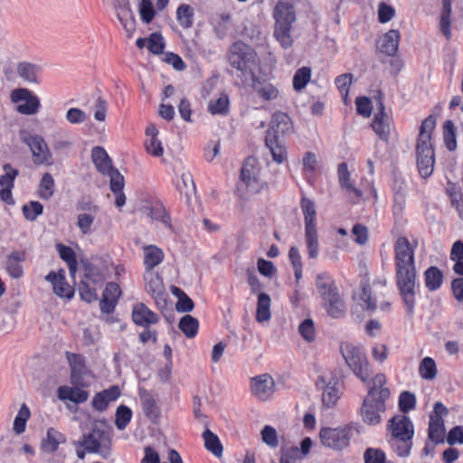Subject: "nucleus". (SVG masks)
I'll return each mask as SVG.
<instances>
[{"label": "nucleus", "mask_w": 463, "mask_h": 463, "mask_svg": "<svg viewBox=\"0 0 463 463\" xmlns=\"http://www.w3.org/2000/svg\"><path fill=\"white\" fill-rule=\"evenodd\" d=\"M416 243H411L406 237H399L394 245L396 282L400 294L409 313L415 306L416 269L414 250Z\"/></svg>", "instance_id": "f257e3e1"}, {"label": "nucleus", "mask_w": 463, "mask_h": 463, "mask_svg": "<svg viewBox=\"0 0 463 463\" xmlns=\"http://www.w3.org/2000/svg\"><path fill=\"white\" fill-rule=\"evenodd\" d=\"M435 125L436 120L431 116L422 121L416 145L417 167L423 178L430 176L434 170L435 158L431 144V134Z\"/></svg>", "instance_id": "f03ea898"}, {"label": "nucleus", "mask_w": 463, "mask_h": 463, "mask_svg": "<svg viewBox=\"0 0 463 463\" xmlns=\"http://www.w3.org/2000/svg\"><path fill=\"white\" fill-rule=\"evenodd\" d=\"M230 64L241 72L245 80L260 71V62L255 51L242 43L232 45L229 53Z\"/></svg>", "instance_id": "7ed1b4c3"}, {"label": "nucleus", "mask_w": 463, "mask_h": 463, "mask_svg": "<svg viewBox=\"0 0 463 463\" xmlns=\"http://www.w3.org/2000/svg\"><path fill=\"white\" fill-rule=\"evenodd\" d=\"M275 19L274 35L282 47L288 48L293 40L290 35L292 24L296 20L295 10L288 1L279 2L273 10Z\"/></svg>", "instance_id": "20e7f679"}, {"label": "nucleus", "mask_w": 463, "mask_h": 463, "mask_svg": "<svg viewBox=\"0 0 463 463\" xmlns=\"http://www.w3.org/2000/svg\"><path fill=\"white\" fill-rule=\"evenodd\" d=\"M315 386L321 392L322 404L326 408L335 407L343 394V384L333 369L321 370L315 381Z\"/></svg>", "instance_id": "39448f33"}, {"label": "nucleus", "mask_w": 463, "mask_h": 463, "mask_svg": "<svg viewBox=\"0 0 463 463\" xmlns=\"http://www.w3.org/2000/svg\"><path fill=\"white\" fill-rule=\"evenodd\" d=\"M89 453H95L106 458L111 452V430L105 421H96L91 431L80 441Z\"/></svg>", "instance_id": "423d86ee"}, {"label": "nucleus", "mask_w": 463, "mask_h": 463, "mask_svg": "<svg viewBox=\"0 0 463 463\" xmlns=\"http://www.w3.org/2000/svg\"><path fill=\"white\" fill-rule=\"evenodd\" d=\"M300 206L304 215L307 253L309 259H317L319 254V241L316 207L314 203L307 198H302Z\"/></svg>", "instance_id": "0eeeda50"}, {"label": "nucleus", "mask_w": 463, "mask_h": 463, "mask_svg": "<svg viewBox=\"0 0 463 463\" xmlns=\"http://www.w3.org/2000/svg\"><path fill=\"white\" fill-rule=\"evenodd\" d=\"M340 351L348 368L362 383H367L371 370L368 358L363 350L351 343H343Z\"/></svg>", "instance_id": "6e6552de"}, {"label": "nucleus", "mask_w": 463, "mask_h": 463, "mask_svg": "<svg viewBox=\"0 0 463 463\" xmlns=\"http://www.w3.org/2000/svg\"><path fill=\"white\" fill-rule=\"evenodd\" d=\"M10 99L13 103L17 104L16 110L22 115H35L41 108L40 99L24 88L14 90L11 92Z\"/></svg>", "instance_id": "1a4fd4ad"}, {"label": "nucleus", "mask_w": 463, "mask_h": 463, "mask_svg": "<svg viewBox=\"0 0 463 463\" xmlns=\"http://www.w3.org/2000/svg\"><path fill=\"white\" fill-rule=\"evenodd\" d=\"M448 413L449 411L442 402H438L434 404L433 411L430 414L429 422V439L434 444L441 443L445 439L446 430L443 418Z\"/></svg>", "instance_id": "9d476101"}, {"label": "nucleus", "mask_w": 463, "mask_h": 463, "mask_svg": "<svg viewBox=\"0 0 463 463\" xmlns=\"http://www.w3.org/2000/svg\"><path fill=\"white\" fill-rule=\"evenodd\" d=\"M321 443L329 449L340 450L349 444V431L345 427L322 428L319 431Z\"/></svg>", "instance_id": "9b49d317"}, {"label": "nucleus", "mask_w": 463, "mask_h": 463, "mask_svg": "<svg viewBox=\"0 0 463 463\" xmlns=\"http://www.w3.org/2000/svg\"><path fill=\"white\" fill-rule=\"evenodd\" d=\"M24 142L29 146L35 164L45 165L52 164V152L43 137L31 135L24 138Z\"/></svg>", "instance_id": "f8f14e48"}, {"label": "nucleus", "mask_w": 463, "mask_h": 463, "mask_svg": "<svg viewBox=\"0 0 463 463\" xmlns=\"http://www.w3.org/2000/svg\"><path fill=\"white\" fill-rule=\"evenodd\" d=\"M241 179L252 193H258L262 189L263 184L260 179V168L255 158L250 157L245 161L241 168Z\"/></svg>", "instance_id": "ddd939ff"}, {"label": "nucleus", "mask_w": 463, "mask_h": 463, "mask_svg": "<svg viewBox=\"0 0 463 463\" xmlns=\"http://www.w3.org/2000/svg\"><path fill=\"white\" fill-rule=\"evenodd\" d=\"M144 279L146 290L155 299L156 305L165 306L167 295L161 276L153 270H146Z\"/></svg>", "instance_id": "4468645a"}, {"label": "nucleus", "mask_w": 463, "mask_h": 463, "mask_svg": "<svg viewBox=\"0 0 463 463\" xmlns=\"http://www.w3.org/2000/svg\"><path fill=\"white\" fill-rule=\"evenodd\" d=\"M252 394L261 401H268L275 392L274 379L268 373L255 376L250 381Z\"/></svg>", "instance_id": "2eb2a0df"}, {"label": "nucleus", "mask_w": 463, "mask_h": 463, "mask_svg": "<svg viewBox=\"0 0 463 463\" xmlns=\"http://www.w3.org/2000/svg\"><path fill=\"white\" fill-rule=\"evenodd\" d=\"M378 284L385 287L386 280L379 281L378 283L373 282L372 286L364 283L360 286L358 292L354 296V300L364 309L373 311L376 308L378 296L375 288Z\"/></svg>", "instance_id": "dca6fc26"}, {"label": "nucleus", "mask_w": 463, "mask_h": 463, "mask_svg": "<svg viewBox=\"0 0 463 463\" xmlns=\"http://www.w3.org/2000/svg\"><path fill=\"white\" fill-rule=\"evenodd\" d=\"M45 280L52 285L53 293L58 297L69 299L73 297L74 289L67 283L63 269L49 272Z\"/></svg>", "instance_id": "f3484780"}, {"label": "nucleus", "mask_w": 463, "mask_h": 463, "mask_svg": "<svg viewBox=\"0 0 463 463\" xmlns=\"http://www.w3.org/2000/svg\"><path fill=\"white\" fill-rule=\"evenodd\" d=\"M111 5L117 12L118 19L123 28L131 37L136 29V21L132 15L129 2L128 0H111Z\"/></svg>", "instance_id": "a211bd4d"}, {"label": "nucleus", "mask_w": 463, "mask_h": 463, "mask_svg": "<svg viewBox=\"0 0 463 463\" xmlns=\"http://www.w3.org/2000/svg\"><path fill=\"white\" fill-rule=\"evenodd\" d=\"M250 87L253 91L263 100L270 101L276 99L279 95V90L277 86L267 80L260 79L255 74L250 79Z\"/></svg>", "instance_id": "6ab92c4d"}, {"label": "nucleus", "mask_w": 463, "mask_h": 463, "mask_svg": "<svg viewBox=\"0 0 463 463\" xmlns=\"http://www.w3.org/2000/svg\"><path fill=\"white\" fill-rule=\"evenodd\" d=\"M391 437L414 436V426L409 417L399 414L392 418L388 425Z\"/></svg>", "instance_id": "aec40b11"}, {"label": "nucleus", "mask_w": 463, "mask_h": 463, "mask_svg": "<svg viewBox=\"0 0 463 463\" xmlns=\"http://www.w3.org/2000/svg\"><path fill=\"white\" fill-rule=\"evenodd\" d=\"M26 260V252L24 250H13L7 257L5 261V269L12 279H20L24 276L23 263Z\"/></svg>", "instance_id": "412c9836"}, {"label": "nucleus", "mask_w": 463, "mask_h": 463, "mask_svg": "<svg viewBox=\"0 0 463 463\" xmlns=\"http://www.w3.org/2000/svg\"><path fill=\"white\" fill-rule=\"evenodd\" d=\"M293 130V124L290 118L283 112H276L273 114L270 127L267 135L273 134L274 137H281L289 134Z\"/></svg>", "instance_id": "4be33fe9"}, {"label": "nucleus", "mask_w": 463, "mask_h": 463, "mask_svg": "<svg viewBox=\"0 0 463 463\" xmlns=\"http://www.w3.org/2000/svg\"><path fill=\"white\" fill-rule=\"evenodd\" d=\"M383 411V402L365 398L361 409L363 420L365 423L375 425L381 421L380 412Z\"/></svg>", "instance_id": "5701e85b"}, {"label": "nucleus", "mask_w": 463, "mask_h": 463, "mask_svg": "<svg viewBox=\"0 0 463 463\" xmlns=\"http://www.w3.org/2000/svg\"><path fill=\"white\" fill-rule=\"evenodd\" d=\"M132 319L136 325L147 327L158 322V317L145 304L137 303L132 309Z\"/></svg>", "instance_id": "b1692460"}, {"label": "nucleus", "mask_w": 463, "mask_h": 463, "mask_svg": "<svg viewBox=\"0 0 463 463\" xmlns=\"http://www.w3.org/2000/svg\"><path fill=\"white\" fill-rule=\"evenodd\" d=\"M80 210L87 212L80 213L77 215L76 225L83 236L90 235L92 232V226L98 213V207L96 205H90L88 207H80Z\"/></svg>", "instance_id": "393cba45"}, {"label": "nucleus", "mask_w": 463, "mask_h": 463, "mask_svg": "<svg viewBox=\"0 0 463 463\" xmlns=\"http://www.w3.org/2000/svg\"><path fill=\"white\" fill-rule=\"evenodd\" d=\"M266 146L269 149L273 160L277 164H283L288 158V147L286 143L273 134L266 136Z\"/></svg>", "instance_id": "a878e982"}, {"label": "nucleus", "mask_w": 463, "mask_h": 463, "mask_svg": "<svg viewBox=\"0 0 463 463\" xmlns=\"http://www.w3.org/2000/svg\"><path fill=\"white\" fill-rule=\"evenodd\" d=\"M158 134L159 131L155 125L147 126L145 148L149 155L155 157H161L164 155V147L162 142L158 139Z\"/></svg>", "instance_id": "bb28decb"}, {"label": "nucleus", "mask_w": 463, "mask_h": 463, "mask_svg": "<svg viewBox=\"0 0 463 463\" xmlns=\"http://www.w3.org/2000/svg\"><path fill=\"white\" fill-rule=\"evenodd\" d=\"M337 176L341 188L346 192L351 199H359L362 196L361 191L354 187L350 179V172L345 163H341L338 165Z\"/></svg>", "instance_id": "cd10ccee"}, {"label": "nucleus", "mask_w": 463, "mask_h": 463, "mask_svg": "<svg viewBox=\"0 0 463 463\" xmlns=\"http://www.w3.org/2000/svg\"><path fill=\"white\" fill-rule=\"evenodd\" d=\"M386 383V377L383 373H377L371 382V386L368 390L367 398L373 399L374 401L384 402L390 395V392L384 387Z\"/></svg>", "instance_id": "c85d7f7f"}, {"label": "nucleus", "mask_w": 463, "mask_h": 463, "mask_svg": "<svg viewBox=\"0 0 463 463\" xmlns=\"http://www.w3.org/2000/svg\"><path fill=\"white\" fill-rule=\"evenodd\" d=\"M121 295L119 286L116 283L110 282L107 285L103 293V298L100 302V309L104 313H110Z\"/></svg>", "instance_id": "c756f323"}, {"label": "nucleus", "mask_w": 463, "mask_h": 463, "mask_svg": "<svg viewBox=\"0 0 463 463\" xmlns=\"http://www.w3.org/2000/svg\"><path fill=\"white\" fill-rule=\"evenodd\" d=\"M400 37L398 30H390L379 39V50L386 55H394L398 50Z\"/></svg>", "instance_id": "7c9ffc66"}, {"label": "nucleus", "mask_w": 463, "mask_h": 463, "mask_svg": "<svg viewBox=\"0 0 463 463\" xmlns=\"http://www.w3.org/2000/svg\"><path fill=\"white\" fill-rule=\"evenodd\" d=\"M323 305L326 313L334 318H340L345 314V305L340 298L338 291L328 298H323Z\"/></svg>", "instance_id": "2f4dec72"}, {"label": "nucleus", "mask_w": 463, "mask_h": 463, "mask_svg": "<svg viewBox=\"0 0 463 463\" xmlns=\"http://www.w3.org/2000/svg\"><path fill=\"white\" fill-rule=\"evenodd\" d=\"M375 134L383 140H388L391 133L390 120L384 112L383 105L381 110L376 113L372 123Z\"/></svg>", "instance_id": "473e14b6"}, {"label": "nucleus", "mask_w": 463, "mask_h": 463, "mask_svg": "<svg viewBox=\"0 0 463 463\" xmlns=\"http://www.w3.org/2000/svg\"><path fill=\"white\" fill-rule=\"evenodd\" d=\"M316 286L322 299L337 292L335 281L328 272H321L317 275Z\"/></svg>", "instance_id": "72a5a7b5"}, {"label": "nucleus", "mask_w": 463, "mask_h": 463, "mask_svg": "<svg viewBox=\"0 0 463 463\" xmlns=\"http://www.w3.org/2000/svg\"><path fill=\"white\" fill-rule=\"evenodd\" d=\"M120 395L118 387L112 386L101 392L97 393L92 401L93 407L98 411H104L107 409L110 402L116 401Z\"/></svg>", "instance_id": "f704fd0d"}, {"label": "nucleus", "mask_w": 463, "mask_h": 463, "mask_svg": "<svg viewBox=\"0 0 463 463\" xmlns=\"http://www.w3.org/2000/svg\"><path fill=\"white\" fill-rule=\"evenodd\" d=\"M144 265L146 270H153L165 258L163 250L156 245H147L143 248Z\"/></svg>", "instance_id": "c9c22d12"}, {"label": "nucleus", "mask_w": 463, "mask_h": 463, "mask_svg": "<svg viewBox=\"0 0 463 463\" xmlns=\"http://www.w3.org/2000/svg\"><path fill=\"white\" fill-rule=\"evenodd\" d=\"M91 159L96 168L104 175L110 173L114 169L108 153L101 146H95L92 149Z\"/></svg>", "instance_id": "e433bc0d"}, {"label": "nucleus", "mask_w": 463, "mask_h": 463, "mask_svg": "<svg viewBox=\"0 0 463 463\" xmlns=\"http://www.w3.org/2000/svg\"><path fill=\"white\" fill-rule=\"evenodd\" d=\"M58 398L61 401H71L75 403H81L88 400L89 394L86 391L80 388H72L70 386H61L58 389Z\"/></svg>", "instance_id": "4c0bfd02"}, {"label": "nucleus", "mask_w": 463, "mask_h": 463, "mask_svg": "<svg viewBox=\"0 0 463 463\" xmlns=\"http://www.w3.org/2000/svg\"><path fill=\"white\" fill-rule=\"evenodd\" d=\"M413 436L390 437L388 443L393 452L399 457H408L411 454Z\"/></svg>", "instance_id": "58836bf2"}, {"label": "nucleus", "mask_w": 463, "mask_h": 463, "mask_svg": "<svg viewBox=\"0 0 463 463\" xmlns=\"http://www.w3.org/2000/svg\"><path fill=\"white\" fill-rule=\"evenodd\" d=\"M418 373L425 381H434L438 375V366L435 360L429 356L421 359L419 363Z\"/></svg>", "instance_id": "ea45409f"}, {"label": "nucleus", "mask_w": 463, "mask_h": 463, "mask_svg": "<svg viewBox=\"0 0 463 463\" xmlns=\"http://www.w3.org/2000/svg\"><path fill=\"white\" fill-rule=\"evenodd\" d=\"M271 299L266 293L260 292L258 294L256 320L260 323L267 322L271 317L270 312Z\"/></svg>", "instance_id": "a19ab883"}, {"label": "nucleus", "mask_w": 463, "mask_h": 463, "mask_svg": "<svg viewBox=\"0 0 463 463\" xmlns=\"http://www.w3.org/2000/svg\"><path fill=\"white\" fill-rule=\"evenodd\" d=\"M40 67L29 62H21L17 66L19 77L30 83H40Z\"/></svg>", "instance_id": "79ce46f5"}, {"label": "nucleus", "mask_w": 463, "mask_h": 463, "mask_svg": "<svg viewBox=\"0 0 463 463\" xmlns=\"http://www.w3.org/2000/svg\"><path fill=\"white\" fill-rule=\"evenodd\" d=\"M230 100L228 95L221 93L211 99L208 103V111L212 115H226L229 112Z\"/></svg>", "instance_id": "37998d69"}, {"label": "nucleus", "mask_w": 463, "mask_h": 463, "mask_svg": "<svg viewBox=\"0 0 463 463\" xmlns=\"http://www.w3.org/2000/svg\"><path fill=\"white\" fill-rule=\"evenodd\" d=\"M67 359L71 370V383L79 384L80 382V376L85 370L83 358L79 354H68Z\"/></svg>", "instance_id": "c03bdc74"}, {"label": "nucleus", "mask_w": 463, "mask_h": 463, "mask_svg": "<svg viewBox=\"0 0 463 463\" xmlns=\"http://www.w3.org/2000/svg\"><path fill=\"white\" fill-rule=\"evenodd\" d=\"M205 449L217 458L222 455L223 448L216 434L210 430H206L203 433Z\"/></svg>", "instance_id": "a18cd8bd"}, {"label": "nucleus", "mask_w": 463, "mask_h": 463, "mask_svg": "<svg viewBox=\"0 0 463 463\" xmlns=\"http://www.w3.org/2000/svg\"><path fill=\"white\" fill-rule=\"evenodd\" d=\"M425 285L428 289L434 291L440 288L443 282L442 272L437 267H430L424 272Z\"/></svg>", "instance_id": "49530a36"}, {"label": "nucleus", "mask_w": 463, "mask_h": 463, "mask_svg": "<svg viewBox=\"0 0 463 463\" xmlns=\"http://www.w3.org/2000/svg\"><path fill=\"white\" fill-rule=\"evenodd\" d=\"M452 0H442V11L440 14L439 29L445 37L449 40L450 32V13Z\"/></svg>", "instance_id": "de8ad7c7"}, {"label": "nucleus", "mask_w": 463, "mask_h": 463, "mask_svg": "<svg viewBox=\"0 0 463 463\" xmlns=\"http://www.w3.org/2000/svg\"><path fill=\"white\" fill-rule=\"evenodd\" d=\"M64 441V436L58 430L51 428L47 431L46 438L43 442V447L47 452H53L58 449L59 445Z\"/></svg>", "instance_id": "09e8293b"}, {"label": "nucleus", "mask_w": 463, "mask_h": 463, "mask_svg": "<svg viewBox=\"0 0 463 463\" xmlns=\"http://www.w3.org/2000/svg\"><path fill=\"white\" fill-rule=\"evenodd\" d=\"M56 249L61 260H63L70 269L71 274L73 276L77 269V260L75 252L71 247L62 245L61 243L56 245Z\"/></svg>", "instance_id": "8fccbe9b"}, {"label": "nucleus", "mask_w": 463, "mask_h": 463, "mask_svg": "<svg viewBox=\"0 0 463 463\" xmlns=\"http://www.w3.org/2000/svg\"><path fill=\"white\" fill-rule=\"evenodd\" d=\"M178 326L186 337L192 338L195 336L198 332L199 322L195 317L185 315L180 319Z\"/></svg>", "instance_id": "3c124183"}, {"label": "nucleus", "mask_w": 463, "mask_h": 463, "mask_svg": "<svg viewBox=\"0 0 463 463\" xmlns=\"http://www.w3.org/2000/svg\"><path fill=\"white\" fill-rule=\"evenodd\" d=\"M31 416L29 408L24 403L14 420L13 430L16 434H22L25 431L26 422Z\"/></svg>", "instance_id": "603ef678"}, {"label": "nucleus", "mask_w": 463, "mask_h": 463, "mask_svg": "<svg viewBox=\"0 0 463 463\" xmlns=\"http://www.w3.org/2000/svg\"><path fill=\"white\" fill-rule=\"evenodd\" d=\"M176 19L183 28H190L194 22V11L188 5H181L176 11Z\"/></svg>", "instance_id": "864d4df0"}, {"label": "nucleus", "mask_w": 463, "mask_h": 463, "mask_svg": "<svg viewBox=\"0 0 463 463\" xmlns=\"http://www.w3.org/2000/svg\"><path fill=\"white\" fill-rule=\"evenodd\" d=\"M54 192V180L51 174L46 173L43 175L39 184L38 193L42 199H50Z\"/></svg>", "instance_id": "5fc2aeb1"}, {"label": "nucleus", "mask_w": 463, "mask_h": 463, "mask_svg": "<svg viewBox=\"0 0 463 463\" xmlns=\"http://www.w3.org/2000/svg\"><path fill=\"white\" fill-rule=\"evenodd\" d=\"M138 13L144 24H150L156 16V10L151 0H140Z\"/></svg>", "instance_id": "6e6d98bb"}, {"label": "nucleus", "mask_w": 463, "mask_h": 463, "mask_svg": "<svg viewBox=\"0 0 463 463\" xmlns=\"http://www.w3.org/2000/svg\"><path fill=\"white\" fill-rule=\"evenodd\" d=\"M443 138H444L446 147L449 151H454L457 148L455 127L451 120H447L444 122Z\"/></svg>", "instance_id": "4d7b16f0"}, {"label": "nucleus", "mask_w": 463, "mask_h": 463, "mask_svg": "<svg viewBox=\"0 0 463 463\" xmlns=\"http://www.w3.org/2000/svg\"><path fill=\"white\" fill-rule=\"evenodd\" d=\"M311 80V69L302 67L298 69L293 77V87L296 90H303Z\"/></svg>", "instance_id": "13d9d810"}, {"label": "nucleus", "mask_w": 463, "mask_h": 463, "mask_svg": "<svg viewBox=\"0 0 463 463\" xmlns=\"http://www.w3.org/2000/svg\"><path fill=\"white\" fill-rule=\"evenodd\" d=\"M172 293L178 298V301L176 303V310L178 312H189L194 308V303L192 299L180 288L174 287L172 288Z\"/></svg>", "instance_id": "bf43d9fd"}, {"label": "nucleus", "mask_w": 463, "mask_h": 463, "mask_svg": "<svg viewBox=\"0 0 463 463\" xmlns=\"http://www.w3.org/2000/svg\"><path fill=\"white\" fill-rule=\"evenodd\" d=\"M132 418L131 410L124 405H121L118 408L116 412V420L115 424L117 428L120 430H124L128 424L130 422Z\"/></svg>", "instance_id": "052dcab7"}, {"label": "nucleus", "mask_w": 463, "mask_h": 463, "mask_svg": "<svg viewBox=\"0 0 463 463\" xmlns=\"http://www.w3.org/2000/svg\"><path fill=\"white\" fill-rule=\"evenodd\" d=\"M262 441L271 449H275L279 446V436L277 430L269 426L266 425L260 432Z\"/></svg>", "instance_id": "680f3d73"}, {"label": "nucleus", "mask_w": 463, "mask_h": 463, "mask_svg": "<svg viewBox=\"0 0 463 463\" xmlns=\"http://www.w3.org/2000/svg\"><path fill=\"white\" fill-rule=\"evenodd\" d=\"M303 458L300 456L298 447H289L281 449V457L279 463H299Z\"/></svg>", "instance_id": "e2e57ef3"}, {"label": "nucleus", "mask_w": 463, "mask_h": 463, "mask_svg": "<svg viewBox=\"0 0 463 463\" xmlns=\"http://www.w3.org/2000/svg\"><path fill=\"white\" fill-rule=\"evenodd\" d=\"M91 109L93 111L94 118L97 121L104 122L106 120L107 111H108V103L103 98L98 97L95 99L94 104Z\"/></svg>", "instance_id": "0e129e2a"}, {"label": "nucleus", "mask_w": 463, "mask_h": 463, "mask_svg": "<svg viewBox=\"0 0 463 463\" xmlns=\"http://www.w3.org/2000/svg\"><path fill=\"white\" fill-rule=\"evenodd\" d=\"M298 332L307 342H312L316 336L315 325L312 319H305L298 326Z\"/></svg>", "instance_id": "69168bd1"}, {"label": "nucleus", "mask_w": 463, "mask_h": 463, "mask_svg": "<svg viewBox=\"0 0 463 463\" xmlns=\"http://www.w3.org/2000/svg\"><path fill=\"white\" fill-rule=\"evenodd\" d=\"M147 48L154 54H160L165 48L164 38L160 33H154L147 39Z\"/></svg>", "instance_id": "338daca9"}, {"label": "nucleus", "mask_w": 463, "mask_h": 463, "mask_svg": "<svg viewBox=\"0 0 463 463\" xmlns=\"http://www.w3.org/2000/svg\"><path fill=\"white\" fill-rule=\"evenodd\" d=\"M365 463H392L386 460L385 453L379 449H367L364 452Z\"/></svg>", "instance_id": "774afa93"}]
</instances>
